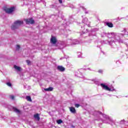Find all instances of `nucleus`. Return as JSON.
Instances as JSON below:
<instances>
[{
	"label": "nucleus",
	"mask_w": 128,
	"mask_h": 128,
	"mask_svg": "<svg viewBox=\"0 0 128 128\" xmlns=\"http://www.w3.org/2000/svg\"><path fill=\"white\" fill-rule=\"evenodd\" d=\"M68 44L70 46H74V44H78V41L76 40L69 39L67 41Z\"/></svg>",
	"instance_id": "20e7f679"
},
{
	"label": "nucleus",
	"mask_w": 128,
	"mask_h": 128,
	"mask_svg": "<svg viewBox=\"0 0 128 128\" xmlns=\"http://www.w3.org/2000/svg\"><path fill=\"white\" fill-rule=\"evenodd\" d=\"M50 42L52 44H56V37H52L50 39Z\"/></svg>",
	"instance_id": "9d476101"
},
{
	"label": "nucleus",
	"mask_w": 128,
	"mask_h": 128,
	"mask_svg": "<svg viewBox=\"0 0 128 128\" xmlns=\"http://www.w3.org/2000/svg\"><path fill=\"white\" fill-rule=\"evenodd\" d=\"M56 122L58 124H60L62 122V120H57Z\"/></svg>",
	"instance_id": "a211bd4d"
},
{
	"label": "nucleus",
	"mask_w": 128,
	"mask_h": 128,
	"mask_svg": "<svg viewBox=\"0 0 128 128\" xmlns=\"http://www.w3.org/2000/svg\"><path fill=\"white\" fill-rule=\"evenodd\" d=\"M24 24V21L22 20H18L16 21L11 26V30H16V28H20V26L21 24Z\"/></svg>",
	"instance_id": "f257e3e1"
},
{
	"label": "nucleus",
	"mask_w": 128,
	"mask_h": 128,
	"mask_svg": "<svg viewBox=\"0 0 128 128\" xmlns=\"http://www.w3.org/2000/svg\"><path fill=\"white\" fill-rule=\"evenodd\" d=\"M85 14H88V12H85Z\"/></svg>",
	"instance_id": "7c9ffc66"
},
{
	"label": "nucleus",
	"mask_w": 128,
	"mask_h": 128,
	"mask_svg": "<svg viewBox=\"0 0 128 128\" xmlns=\"http://www.w3.org/2000/svg\"><path fill=\"white\" fill-rule=\"evenodd\" d=\"M112 42H114V40H111V42H110V44H112Z\"/></svg>",
	"instance_id": "393cba45"
},
{
	"label": "nucleus",
	"mask_w": 128,
	"mask_h": 128,
	"mask_svg": "<svg viewBox=\"0 0 128 128\" xmlns=\"http://www.w3.org/2000/svg\"><path fill=\"white\" fill-rule=\"evenodd\" d=\"M100 86H102V88H103V90H108V92H111L112 90V89L109 88V87L104 84H101Z\"/></svg>",
	"instance_id": "0eeeda50"
},
{
	"label": "nucleus",
	"mask_w": 128,
	"mask_h": 128,
	"mask_svg": "<svg viewBox=\"0 0 128 128\" xmlns=\"http://www.w3.org/2000/svg\"><path fill=\"white\" fill-rule=\"evenodd\" d=\"M82 22L86 24V26H90V22L88 21V18H84L82 20Z\"/></svg>",
	"instance_id": "6e6552de"
},
{
	"label": "nucleus",
	"mask_w": 128,
	"mask_h": 128,
	"mask_svg": "<svg viewBox=\"0 0 128 128\" xmlns=\"http://www.w3.org/2000/svg\"><path fill=\"white\" fill-rule=\"evenodd\" d=\"M76 108H80V104H75Z\"/></svg>",
	"instance_id": "b1692460"
},
{
	"label": "nucleus",
	"mask_w": 128,
	"mask_h": 128,
	"mask_svg": "<svg viewBox=\"0 0 128 128\" xmlns=\"http://www.w3.org/2000/svg\"><path fill=\"white\" fill-rule=\"evenodd\" d=\"M88 70H92L90 68H88Z\"/></svg>",
	"instance_id": "c756f323"
},
{
	"label": "nucleus",
	"mask_w": 128,
	"mask_h": 128,
	"mask_svg": "<svg viewBox=\"0 0 128 128\" xmlns=\"http://www.w3.org/2000/svg\"><path fill=\"white\" fill-rule=\"evenodd\" d=\"M108 38H114L116 40L119 42H122V41L120 40V39L118 38V36L116 33H111L109 34Z\"/></svg>",
	"instance_id": "7ed1b4c3"
},
{
	"label": "nucleus",
	"mask_w": 128,
	"mask_h": 128,
	"mask_svg": "<svg viewBox=\"0 0 128 128\" xmlns=\"http://www.w3.org/2000/svg\"><path fill=\"white\" fill-rule=\"evenodd\" d=\"M26 62L28 66L30 64V60H26Z\"/></svg>",
	"instance_id": "aec40b11"
},
{
	"label": "nucleus",
	"mask_w": 128,
	"mask_h": 128,
	"mask_svg": "<svg viewBox=\"0 0 128 128\" xmlns=\"http://www.w3.org/2000/svg\"><path fill=\"white\" fill-rule=\"evenodd\" d=\"M60 4H62V0H58Z\"/></svg>",
	"instance_id": "a878e982"
},
{
	"label": "nucleus",
	"mask_w": 128,
	"mask_h": 128,
	"mask_svg": "<svg viewBox=\"0 0 128 128\" xmlns=\"http://www.w3.org/2000/svg\"><path fill=\"white\" fill-rule=\"evenodd\" d=\"M20 45L16 46V50H20Z\"/></svg>",
	"instance_id": "6ab92c4d"
},
{
	"label": "nucleus",
	"mask_w": 128,
	"mask_h": 128,
	"mask_svg": "<svg viewBox=\"0 0 128 128\" xmlns=\"http://www.w3.org/2000/svg\"><path fill=\"white\" fill-rule=\"evenodd\" d=\"M4 10L6 14H12V12H14V7H12L10 8H8L6 7H4Z\"/></svg>",
	"instance_id": "39448f33"
},
{
	"label": "nucleus",
	"mask_w": 128,
	"mask_h": 128,
	"mask_svg": "<svg viewBox=\"0 0 128 128\" xmlns=\"http://www.w3.org/2000/svg\"><path fill=\"white\" fill-rule=\"evenodd\" d=\"M57 70H60V72H64V70H66V68H64V67L60 66H58Z\"/></svg>",
	"instance_id": "1a4fd4ad"
},
{
	"label": "nucleus",
	"mask_w": 128,
	"mask_h": 128,
	"mask_svg": "<svg viewBox=\"0 0 128 128\" xmlns=\"http://www.w3.org/2000/svg\"><path fill=\"white\" fill-rule=\"evenodd\" d=\"M6 84L7 86H12V84H10V82H7Z\"/></svg>",
	"instance_id": "4be33fe9"
},
{
	"label": "nucleus",
	"mask_w": 128,
	"mask_h": 128,
	"mask_svg": "<svg viewBox=\"0 0 128 128\" xmlns=\"http://www.w3.org/2000/svg\"><path fill=\"white\" fill-rule=\"evenodd\" d=\"M70 112H72V114H76V108L74 107L70 108Z\"/></svg>",
	"instance_id": "4468645a"
},
{
	"label": "nucleus",
	"mask_w": 128,
	"mask_h": 128,
	"mask_svg": "<svg viewBox=\"0 0 128 128\" xmlns=\"http://www.w3.org/2000/svg\"><path fill=\"white\" fill-rule=\"evenodd\" d=\"M72 128H74V126H72Z\"/></svg>",
	"instance_id": "2f4dec72"
},
{
	"label": "nucleus",
	"mask_w": 128,
	"mask_h": 128,
	"mask_svg": "<svg viewBox=\"0 0 128 128\" xmlns=\"http://www.w3.org/2000/svg\"><path fill=\"white\" fill-rule=\"evenodd\" d=\"M106 26H108V28H113L114 24L112 22H106Z\"/></svg>",
	"instance_id": "ddd939ff"
},
{
	"label": "nucleus",
	"mask_w": 128,
	"mask_h": 128,
	"mask_svg": "<svg viewBox=\"0 0 128 128\" xmlns=\"http://www.w3.org/2000/svg\"><path fill=\"white\" fill-rule=\"evenodd\" d=\"M10 98H11V100H14V95L10 96Z\"/></svg>",
	"instance_id": "412c9836"
},
{
	"label": "nucleus",
	"mask_w": 128,
	"mask_h": 128,
	"mask_svg": "<svg viewBox=\"0 0 128 128\" xmlns=\"http://www.w3.org/2000/svg\"><path fill=\"white\" fill-rule=\"evenodd\" d=\"M24 21L26 24H34V20H33L32 18L25 19Z\"/></svg>",
	"instance_id": "423d86ee"
},
{
	"label": "nucleus",
	"mask_w": 128,
	"mask_h": 128,
	"mask_svg": "<svg viewBox=\"0 0 128 128\" xmlns=\"http://www.w3.org/2000/svg\"><path fill=\"white\" fill-rule=\"evenodd\" d=\"M34 118L37 120H40V116H38V114H36L34 115Z\"/></svg>",
	"instance_id": "dca6fc26"
},
{
	"label": "nucleus",
	"mask_w": 128,
	"mask_h": 128,
	"mask_svg": "<svg viewBox=\"0 0 128 128\" xmlns=\"http://www.w3.org/2000/svg\"><path fill=\"white\" fill-rule=\"evenodd\" d=\"M69 8H74V6L72 5H70L69 6Z\"/></svg>",
	"instance_id": "cd10ccee"
},
{
	"label": "nucleus",
	"mask_w": 128,
	"mask_h": 128,
	"mask_svg": "<svg viewBox=\"0 0 128 128\" xmlns=\"http://www.w3.org/2000/svg\"><path fill=\"white\" fill-rule=\"evenodd\" d=\"M26 100H28V102H32V98L30 96H27L26 97Z\"/></svg>",
	"instance_id": "f3484780"
},
{
	"label": "nucleus",
	"mask_w": 128,
	"mask_h": 128,
	"mask_svg": "<svg viewBox=\"0 0 128 128\" xmlns=\"http://www.w3.org/2000/svg\"><path fill=\"white\" fill-rule=\"evenodd\" d=\"M95 114H101L104 118H105L106 119V120H108V124H112V119L110 118L108 116L105 114H102L100 112H94Z\"/></svg>",
	"instance_id": "f03ea898"
},
{
	"label": "nucleus",
	"mask_w": 128,
	"mask_h": 128,
	"mask_svg": "<svg viewBox=\"0 0 128 128\" xmlns=\"http://www.w3.org/2000/svg\"><path fill=\"white\" fill-rule=\"evenodd\" d=\"M82 8L84 10H86V8H84V7H82Z\"/></svg>",
	"instance_id": "c85d7f7f"
},
{
	"label": "nucleus",
	"mask_w": 128,
	"mask_h": 128,
	"mask_svg": "<svg viewBox=\"0 0 128 128\" xmlns=\"http://www.w3.org/2000/svg\"><path fill=\"white\" fill-rule=\"evenodd\" d=\"M78 58H82V54H80V52H78Z\"/></svg>",
	"instance_id": "5701e85b"
},
{
	"label": "nucleus",
	"mask_w": 128,
	"mask_h": 128,
	"mask_svg": "<svg viewBox=\"0 0 128 128\" xmlns=\"http://www.w3.org/2000/svg\"><path fill=\"white\" fill-rule=\"evenodd\" d=\"M13 110L16 114H20V111L16 108H13Z\"/></svg>",
	"instance_id": "2eb2a0df"
},
{
	"label": "nucleus",
	"mask_w": 128,
	"mask_h": 128,
	"mask_svg": "<svg viewBox=\"0 0 128 128\" xmlns=\"http://www.w3.org/2000/svg\"><path fill=\"white\" fill-rule=\"evenodd\" d=\"M14 68L18 72H20V70H22V68L20 66H16V65L14 66Z\"/></svg>",
	"instance_id": "f8f14e48"
},
{
	"label": "nucleus",
	"mask_w": 128,
	"mask_h": 128,
	"mask_svg": "<svg viewBox=\"0 0 128 128\" xmlns=\"http://www.w3.org/2000/svg\"><path fill=\"white\" fill-rule=\"evenodd\" d=\"M80 78H83V77H80Z\"/></svg>",
	"instance_id": "473e14b6"
},
{
	"label": "nucleus",
	"mask_w": 128,
	"mask_h": 128,
	"mask_svg": "<svg viewBox=\"0 0 128 128\" xmlns=\"http://www.w3.org/2000/svg\"><path fill=\"white\" fill-rule=\"evenodd\" d=\"M46 92H52L54 90V88L52 87H49L48 88H46L44 89Z\"/></svg>",
	"instance_id": "9b49d317"
},
{
	"label": "nucleus",
	"mask_w": 128,
	"mask_h": 128,
	"mask_svg": "<svg viewBox=\"0 0 128 128\" xmlns=\"http://www.w3.org/2000/svg\"><path fill=\"white\" fill-rule=\"evenodd\" d=\"M98 72H100V74H102V70H99Z\"/></svg>",
	"instance_id": "bb28decb"
}]
</instances>
